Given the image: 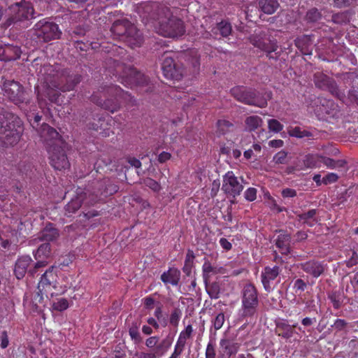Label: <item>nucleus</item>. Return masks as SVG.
I'll return each mask as SVG.
<instances>
[{
	"label": "nucleus",
	"mask_w": 358,
	"mask_h": 358,
	"mask_svg": "<svg viewBox=\"0 0 358 358\" xmlns=\"http://www.w3.org/2000/svg\"><path fill=\"white\" fill-rule=\"evenodd\" d=\"M43 85L36 87L38 99L41 108L45 104V98L50 102L57 104H61L58 90L66 92L72 90L76 84L80 83V79L78 76H65L64 74L52 75L48 74L44 77Z\"/></svg>",
	"instance_id": "nucleus-1"
},
{
	"label": "nucleus",
	"mask_w": 358,
	"mask_h": 358,
	"mask_svg": "<svg viewBox=\"0 0 358 358\" xmlns=\"http://www.w3.org/2000/svg\"><path fill=\"white\" fill-rule=\"evenodd\" d=\"M69 278H72V276H64L59 280L54 266L48 269L41 277L37 287L38 292L33 299L36 310H41L40 305L45 306L44 296L50 299L54 295L64 293L72 285L69 281Z\"/></svg>",
	"instance_id": "nucleus-2"
},
{
	"label": "nucleus",
	"mask_w": 358,
	"mask_h": 358,
	"mask_svg": "<svg viewBox=\"0 0 358 358\" xmlns=\"http://www.w3.org/2000/svg\"><path fill=\"white\" fill-rule=\"evenodd\" d=\"M40 135L46 143L51 165L58 170L68 168L69 162L64 150V142L58 132L49 125L44 124L40 130Z\"/></svg>",
	"instance_id": "nucleus-3"
},
{
	"label": "nucleus",
	"mask_w": 358,
	"mask_h": 358,
	"mask_svg": "<svg viewBox=\"0 0 358 358\" xmlns=\"http://www.w3.org/2000/svg\"><path fill=\"white\" fill-rule=\"evenodd\" d=\"M308 109L314 113L317 120L333 124L343 116V112L334 101L322 96L311 99Z\"/></svg>",
	"instance_id": "nucleus-4"
},
{
	"label": "nucleus",
	"mask_w": 358,
	"mask_h": 358,
	"mask_svg": "<svg viewBox=\"0 0 358 358\" xmlns=\"http://www.w3.org/2000/svg\"><path fill=\"white\" fill-rule=\"evenodd\" d=\"M111 31L118 36H125L127 43L132 48L140 46L143 38L141 33L128 21L122 20L115 22Z\"/></svg>",
	"instance_id": "nucleus-5"
},
{
	"label": "nucleus",
	"mask_w": 358,
	"mask_h": 358,
	"mask_svg": "<svg viewBox=\"0 0 358 358\" xmlns=\"http://www.w3.org/2000/svg\"><path fill=\"white\" fill-rule=\"evenodd\" d=\"M250 42L255 47L266 52L270 59H277L280 54L275 52L278 45L275 40H271L262 31H255V34L249 38Z\"/></svg>",
	"instance_id": "nucleus-6"
},
{
	"label": "nucleus",
	"mask_w": 358,
	"mask_h": 358,
	"mask_svg": "<svg viewBox=\"0 0 358 358\" xmlns=\"http://www.w3.org/2000/svg\"><path fill=\"white\" fill-rule=\"evenodd\" d=\"M169 15V13L166 15V21L162 20L159 22L157 32L164 37L175 38L182 36L185 33L183 22L175 17H168Z\"/></svg>",
	"instance_id": "nucleus-7"
},
{
	"label": "nucleus",
	"mask_w": 358,
	"mask_h": 358,
	"mask_svg": "<svg viewBox=\"0 0 358 358\" xmlns=\"http://www.w3.org/2000/svg\"><path fill=\"white\" fill-rule=\"evenodd\" d=\"M10 23L29 20L34 17L33 6L28 1H22L11 5L8 8Z\"/></svg>",
	"instance_id": "nucleus-8"
},
{
	"label": "nucleus",
	"mask_w": 358,
	"mask_h": 358,
	"mask_svg": "<svg viewBox=\"0 0 358 358\" xmlns=\"http://www.w3.org/2000/svg\"><path fill=\"white\" fill-rule=\"evenodd\" d=\"M34 27L37 37L45 42L57 39L61 35L58 25L45 20L38 22Z\"/></svg>",
	"instance_id": "nucleus-9"
},
{
	"label": "nucleus",
	"mask_w": 358,
	"mask_h": 358,
	"mask_svg": "<svg viewBox=\"0 0 358 358\" xmlns=\"http://www.w3.org/2000/svg\"><path fill=\"white\" fill-rule=\"evenodd\" d=\"M313 81L316 87L329 92L333 96L341 99L344 93L341 92L337 85L336 82L332 78L322 72H316L313 76Z\"/></svg>",
	"instance_id": "nucleus-10"
},
{
	"label": "nucleus",
	"mask_w": 358,
	"mask_h": 358,
	"mask_svg": "<svg viewBox=\"0 0 358 358\" xmlns=\"http://www.w3.org/2000/svg\"><path fill=\"white\" fill-rule=\"evenodd\" d=\"M108 92L114 97L108 99L103 102L102 106L106 110L113 113L119 107V104L124 103H133L132 97L127 92H124L121 88L117 86H111L109 87Z\"/></svg>",
	"instance_id": "nucleus-11"
},
{
	"label": "nucleus",
	"mask_w": 358,
	"mask_h": 358,
	"mask_svg": "<svg viewBox=\"0 0 358 358\" xmlns=\"http://www.w3.org/2000/svg\"><path fill=\"white\" fill-rule=\"evenodd\" d=\"M1 121L0 117V140L5 146H13L20 141L22 129L18 126L17 128L11 129L10 125Z\"/></svg>",
	"instance_id": "nucleus-12"
},
{
	"label": "nucleus",
	"mask_w": 358,
	"mask_h": 358,
	"mask_svg": "<svg viewBox=\"0 0 358 358\" xmlns=\"http://www.w3.org/2000/svg\"><path fill=\"white\" fill-rule=\"evenodd\" d=\"M120 79L122 84L130 87L148 83L147 78L132 67L125 68L122 74L120 76Z\"/></svg>",
	"instance_id": "nucleus-13"
},
{
	"label": "nucleus",
	"mask_w": 358,
	"mask_h": 358,
	"mask_svg": "<svg viewBox=\"0 0 358 358\" xmlns=\"http://www.w3.org/2000/svg\"><path fill=\"white\" fill-rule=\"evenodd\" d=\"M162 69L164 76L168 79L178 80L182 77L183 69L177 65L169 55H164Z\"/></svg>",
	"instance_id": "nucleus-14"
},
{
	"label": "nucleus",
	"mask_w": 358,
	"mask_h": 358,
	"mask_svg": "<svg viewBox=\"0 0 358 358\" xmlns=\"http://www.w3.org/2000/svg\"><path fill=\"white\" fill-rule=\"evenodd\" d=\"M306 273L314 278L321 276L325 271V265L323 262L315 259H310L308 261L301 262L298 265Z\"/></svg>",
	"instance_id": "nucleus-15"
},
{
	"label": "nucleus",
	"mask_w": 358,
	"mask_h": 358,
	"mask_svg": "<svg viewBox=\"0 0 358 358\" xmlns=\"http://www.w3.org/2000/svg\"><path fill=\"white\" fill-rule=\"evenodd\" d=\"M222 190L228 194L235 196L243 189V185L233 172H227L223 178Z\"/></svg>",
	"instance_id": "nucleus-16"
},
{
	"label": "nucleus",
	"mask_w": 358,
	"mask_h": 358,
	"mask_svg": "<svg viewBox=\"0 0 358 358\" xmlns=\"http://www.w3.org/2000/svg\"><path fill=\"white\" fill-rule=\"evenodd\" d=\"M271 92L265 90L248 92V105L259 108L266 107L267 106V101L271 98Z\"/></svg>",
	"instance_id": "nucleus-17"
},
{
	"label": "nucleus",
	"mask_w": 358,
	"mask_h": 358,
	"mask_svg": "<svg viewBox=\"0 0 358 358\" xmlns=\"http://www.w3.org/2000/svg\"><path fill=\"white\" fill-rule=\"evenodd\" d=\"M50 255V246L49 243H44L39 246L38 250L34 252V256L37 260L35 264L34 269L30 270L31 274L36 272V269L40 267L45 266L47 264L45 259Z\"/></svg>",
	"instance_id": "nucleus-18"
},
{
	"label": "nucleus",
	"mask_w": 358,
	"mask_h": 358,
	"mask_svg": "<svg viewBox=\"0 0 358 358\" xmlns=\"http://www.w3.org/2000/svg\"><path fill=\"white\" fill-rule=\"evenodd\" d=\"M280 271V267L278 266H274L273 267L266 266L264 268L261 274V278L262 285L266 291H271V281L274 280L278 276Z\"/></svg>",
	"instance_id": "nucleus-19"
},
{
	"label": "nucleus",
	"mask_w": 358,
	"mask_h": 358,
	"mask_svg": "<svg viewBox=\"0 0 358 358\" xmlns=\"http://www.w3.org/2000/svg\"><path fill=\"white\" fill-rule=\"evenodd\" d=\"M259 306L258 293L252 284H248V317L257 313Z\"/></svg>",
	"instance_id": "nucleus-20"
},
{
	"label": "nucleus",
	"mask_w": 358,
	"mask_h": 358,
	"mask_svg": "<svg viewBox=\"0 0 358 358\" xmlns=\"http://www.w3.org/2000/svg\"><path fill=\"white\" fill-rule=\"evenodd\" d=\"M3 89L6 96L14 101L20 100L23 94L22 86L13 80L4 83Z\"/></svg>",
	"instance_id": "nucleus-21"
},
{
	"label": "nucleus",
	"mask_w": 358,
	"mask_h": 358,
	"mask_svg": "<svg viewBox=\"0 0 358 358\" xmlns=\"http://www.w3.org/2000/svg\"><path fill=\"white\" fill-rule=\"evenodd\" d=\"M32 262V259L29 255H24L19 257L15 263V274L17 279H22L25 275L27 268Z\"/></svg>",
	"instance_id": "nucleus-22"
},
{
	"label": "nucleus",
	"mask_w": 358,
	"mask_h": 358,
	"mask_svg": "<svg viewBox=\"0 0 358 358\" xmlns=\"http://www.w3.org/2000/svg\"><path fill=\"white\" fill-rule=\"evenodd\" d=\"M21 50L17 46L7 45L5 48L0 46V60H13L20 57Z\"/></svg>",
	"instance_id": "nucleus-23"
},
{
	"label": "nucleus",
	"mask_w": 358,
	"mask_h": 358,
	"mask_svg": "<svg viewBox=\"0 0 358 358\" xmlns=\"http://www.w3.org/2000/svg\"><path fill=\"white\" fill-rule=\"evenodd\" d=\"M257 4L259 9L267 15L274 13L280 6L278 0H258Z\"/></svg>",
	"instance_id": "nucleus-24"
},
{
	"label": "nucleus",
	"mask_w": 358,
	"mask_h": 358,
	"mask_svg": "<svg viewBox=\"0 0 358 358\" xmlns=\"http://www.w3.org/2000/svg\"><path fill=\"white\" fill-rule=\"evenodd\" d=\"M180 278V272L175 268H170L166 272L163 273L161 276L162 280L165 284H171L172 285H178Z\"/></svg>",
	"instance_id": "nucleus-25"
},
{
	"label": "nucleus",
	"mask_w": 358,
	"mask_h": 358,
	"mask_svg": "<svg viewBox=\"0 0 358 358\" xmlns=\"http://www.w3.org/2000/svg\"><path fill=\"white\" fill-rule=\"evenodd\" d=\"M289 134L292 137H296L298 138L307 137L310 139H315L317 136V134L315 131V130L310 131L303 129L300 127H295L294 128L290 129L289 130Z\"/></svg>",
	"instance_id": "nucleus-26"
},
{
	"label": "nucleus",
	"mask_w": 358,
	"mask_h": 358,
	"mask_svg": "<svg viewBox=\"0 0 358 358\" xmlns=\"http://www.w3.org/2000/svg\"><path fill=\"white\" fill-rule=\"evenodd\" d=\"M291 236L289 234H280L278 235L275 245L282 254L287 255L289 253V243Z\"/></svg>",
	"instance_id": "nucleus-27"
},
{
	"label": "nucleus",
	"mask_w": 358,
	"mask_h": 358,
	"mask_svg": "<svg viewBox=\"0 0 358 358\" xmlns=\"http://www.w3.org/2000/svg\"><path fill=\"white\" fill-rule=\"evenodd\" d=\"M295 327L296 324L291 326L285 322H280L276 324L275 332L278 336L288 339L293 336V328Z\"/></svg>",
	"instance_id": "nucleus-28"
},
{
	"label": "nucleus",
	"mask_w": 358,
	"mask_h": 358,
	"mask_svg": "<svg viewBox=\"0 0 358 358\" xmlns=\"http://www.w3.org/2000/svg\"><path fill=\"white\" fill-rule=\"evenodd\" d=\"M327 296L334 309L338 310L341 308L345 299L344 293L342 291L333 290L329 292Z\"/></svg>",
	"instance_id": "nucleus-29"
},
{
	"label": "nucleus",
	"mask_w": 358,
	"mask_h": 358,
	"mask_svg": "<svg viewBox=\"0 0 358 358\" xmlns=\"http://www.w3.org/2000/svg\"><path fill=\"white\" fill-rule=\"evenodd\" d=\"M222 356L229 357L238 351V346L236 343H232L226 339H222L220 343Z\"/></svg>",
	"instance_id": "nucleus-30"
},
{
	"label": "nucleus",
	"mask_w": 358,
	"mask_h": 358,
	"mask_svg": "<svg viewBox=\"0 0 358 358\" xmlns=\"http://www.w3.org/2000/svg\"><path fill=\"white\" fill-rule=\"evenodd\" d=\"M294 44L303 54L307 55L309 51V47L312 44L311 36L309 35L299 36L294 40Z\"/></svg>",
	"instance_id": "nucleus-31"
},
{
	"label": "nucleus",
	"mask_w": 358,
	"mask_h": 358,
	"mask_svg": "<svg viewBox=\"0 0 358 358\" xmlns=\"http://www.w3.org/2000/svg\"><path fill=\"white\" fill-rule=\"evenodd\" d=\"M59 236L58 231L52 224L47 225L41 232L39 239L41 241H52Z\"/></svg>",
	"instance_id": "nucleus-32"
},
{
	"label": "nucleus",
	"mask_w": 358,
	"mask_h": 358,
	"mask_svg": "<svg viewBox=\"0 0 358 358\" xmlns=\"http://www.w3.org/2000/svg\"><path fill=\"white\" fill-rule=\"evenodd\" d=\"M304 165L307 168H319L322 164V155L318 154H308L304 159Z\"/></svg>",
	"instance_id": "nucleus-33"
},
{
	"label": "nucleus",
	"mask_w": 358,
	"mask_h": 358,
	"mask_svg": "<svg viewBox=\"0 0 358 358\" xmlns=\"http://www.w3.org/2000/svg\"><path fill=\"white\" fill-rule=\"evenodd\" d=\"M192 332L193 328L192 325H187L185 329L180 333L176 345L185 348L186 342L191 337Z\"/></svg>",
	"instance_id": "nucleus-34"
},
{
	"label": "nucleus",
	"mask_w": 358,
	"mask_h": 358,
	"mask_svg": "<svg viewBox=\"0 0 358 358\" xmlns=\"http://www.w3.org/2000/svg\"><path fill=\"white\" fill-rule=\"evenodd\" d=\"M246 89L244 86H236L231 89L232 96L238 101L242 103L246 102Z\"/></svg>",
	"instance_id": "nucleus-35"
},
{
	"label": "nucleus",
	"mask_w": 358,
	"mask_h": 358,
	"mask_svg": "<svg viewBox=\"0 0 358 358\" xmlns=\"http://www.w3.org/2000/svg\"><path fill=\"white\" fill-rule=\"evenodd\" d=\"M322 14L316 8H312L308 10L306 15V20L308 22H317L321 20Z\"/></svg>",
	"instance_id": "nucleus-36"
},
{
	"label": "nucleus",
	"mask_w": 358,
	"mask_h": 358,
	"mask_svg": "<svg viewBox=\"0 0 358 358\" xmlns=\"http://www.w3.org/2000/svg\"><path fill=\"white\" fill-rule=\"evenodd\" d=\"M262 157V147L259 145V142L254 143L252 149L248 150V159L253 158L255 160H257L258 158Z\"/></svg>",
	"instance_id": "nucleus-37"
},
{
	"label": "nucleus",
	"mask_w": 358,
	"mask_h": 358,
	"mask_svg": "<svg viewBox=\"0 0 358 358\" xmlns=\"http://www.w3.org/2000/svg\"><path fill=\"white\" fill-rule=\"evenodd\" d=\"M262 120L257 115L248 117V129L255 130L262 126Z\"/></svg>",
	"instance_id": "nucleus-38"
},
{
	"label": "nucleus",
	"mask_w": 358,
	"mask_h": 358,
	"mask_svg": "<svg viewBox=\"0 0 358 358\" xmlns=\"http://www.w3.org/2000/svg\"><path fill=\"white\" fill-rule=\"evenodd\" d=\"M52 306L55 310L63 311L69 308V303L66 299L60 298L58 299L56 301H54Z\"/></svg>",
	"instance_id": "nucleus-39"
},
{
	"label": "nucleus",
	"mask_w": 358,
	"mask_h": 358,
	"mask_svg": "<svg viewBox=\"0 0 358 358\" xmlns=\"http://www.w3.org/2000/svg\"><path fill=\"white\" fill-rule=\"evenodd\" d=\"M172 342L169 338L164 339L157 347V351L163 356L171 346Z\"/></svg>",
	"instance_id": "nucleus-40"
},
{
	"label": "nucleus",
	"mask_w": 358,
	"mask_h": 358,
	"mask_svg": "<svg viewBox=\"0 0 358 358\" xmlns=\"http://www.w3.org/2000/svg\"><path fill=\"white\" fill-rule=\"evenodd\" d=\"M268 127L270 131L278 133L283 129V125L275 119H271L268 121Z\"/></svg>",
	"instance_id": "nucleus-41"
},
{
	"label": "nucleus",
	"mask_w": 358,
	"mask_h": 358,
	"mask_svg": "<svg viewBox=\"0 0 358 358\" xmlns=\"http://www.w3.org/2000/svg\"><path fill=\"white\" fill-rule=\"evenodd\" d=\"M317 213V210L316 209H311L306 213L299 214L297 215V217L299 221H306L308 220L317 219L315 217Z\"/></svg>",
	"instance_id": "nucleus-42"
},
{
	"label": "nucleus",
	"mask_w": 358,
	"mask_h": 358,
	"mask_svg": "<svg viewBox=\"0 0 358 358\" xmlns=\"http://www.w3.org/2000/svg\"><path fill=\"white\" fill-rule=\"evenodd\" d=\"M331 22L335 24H342L343 23H346L347 15L344 13H338L331 15Z\"/></svg>",
	"instance_id": "nucleus-43"
},
{
	"label": "nucleus",
	"mask_w": 358,
	"mask_h": 358,
	"mask_svg": "<svg viewBox=\"0 0 358 358\" xmlns=\"http://www.w3.org/2000/svg\"><path fill=\"white\" fill-rule=\"evenodd\" d=\"M293 288L296 293H301L307 288V283L303 279L298 278L294 281Z\"/></svg>",
	"instance_id": "nucleus-44"
},
{
	"label": "nucleus",
	"mask_w": 358,
	"mask_h": 358,
	"mask_svg": "<svg viewBox=\"0 0 358 358\" xmlns=\"http://www.w3.org/2000/svg\"><path fill=\"white\" fill-rule=\"evenodd\" d=\"M338 178L339 177L336 173H329L322 178V182L323 184L327 185L337 182Z\"/></svg>",
	"instance_id": "nucleus-45"
},
{
	"label": "nucleus",
	"mask_w": 358,
	"mask_h": 358,
	"mask_svg": "<svg viewBox=\"0 0 358 358\" xmlns=\"http://www.w3.org/2000/svg\"><path fill=\"white\" fill-rule=\"evenodd\" d=\"M224 315L223 313H219L213 320V324L215 330H218L222 328L224 322Z\"/></svg>",
	"instance_id": "nucleus-46"
},
{
	"label": "nucleus",
	"mask_w": 358,
	"mask_h": 358,
	"mask_svg": "<svg viewBox=\"0 0 358 358\" xmlns=\"http://www.w3.org/2000/svg\"><path fill=\"white\" fill-rule=\"evenodd\" d=\"M287 155V153L285 151L281 150L274 155L273 161L275 162V164H285L286 162Z\"/></svg>",
	"instance_id": "nucleus-47"
},
{
	"label": "nucleus",
	"mask_w": 358,
	"mask_h": 358,
	"mask_svg": "<svg viewBox=\"0 0 358 358\" xmlns=\"http://www.w3.org/2000/svg\"><path fill=\"white\" fill-rule=\"evenodd\" d=\"M217 27L223 36H227L231 33V26L227 22H222L217 25Z\"/></svg>",
	"instance_id": "nucleus-48"
},
{
	"label": "nucleus",
	"mask_w": 358,
	"mask_h": 358,
	"mask_svg": "<svg viewBox=\"0 0 358 358\" xmlns=\"http://www.w3.org/2000/svg\"><path fill=\"white\" fill-rule=\"evenodd\" d=\"M80 207V202L78 199L72 200L66 205V210L69 213H74Z\"/></svg>",
	"instance_id": "nucleus-49"
},
{
	"label": "nucleus",
	"mask_w": 358,
	"mask_h": 358,
	"mask_svg": "<svg viewBox=\"0 0 358 358\" xmlns=\"http://www.w3.org/2000/svg\"><path fill=\"white\" fill-rule=\"evenodd\" d=\"M136 355H138V358H159L162 357L157 349L155 352H141L139 355L136 353Z\"/></svg>",
	"instance_id": "nucleus-50"
},
{
	"label": "nucleus",
	"mask_w": 358,
	"mask_h": 358,
	"mask_svg": "<svg viewBox=\"0 0 358 358\" xmlns=\"http://www.w3.org/2000/svg\"><path fill=\"white\" fill-rule=\"evenodd\" d=\"M348 322L343 319H336L334 323L333 327L337 331H343L348 326Z\"/></svg>",
	"instance_id": "nucleus-51"
},
{
	"label": "nucleus",
	"mask_w": 358,
	"mask_h": 358,
	"mask_svg": "<svg viewBox=\"0 0 358 358\" xmlns=\"http://www.w3.org/2000/svg\"><path fill=\"white\" fill-rule=\"evenodd\" d=\"M9 340L8 336L6 331H3L0 334V346L1 348L5 349L8 346Z\"/></svg>",
	"instance_id": "nucleus-52"
},
{
	"label": "nucleus",
	"mask_w": 358,
	"mask_h": 358,
	"mask_svg": "<svg viewBox=\"0 0 358 358\" xmlns=\"http://www.w3.org/2000/svg\"><path fill=\"white\" fill-rule=\"evenodd\" d=\"M358 264V255L356 252L352 251L350 258L346 261V266L348 268L352 267Z\"/></svg>",
	"instance_id": "nucleus-53"
},
{
	"label": "nucleus",
	"mask_w": 358,
	"mask_h": 358,
	"mask_svg": "<svg viewBox=\"0 0 358 358\" xmlns=\"http://www.w3.org/2000/svg\"><path fill=\"white\" fill-rule=\"evenodd\" d=\"M322 164L325 165L328 169H335V159L322 155Z\"/></svg>",
	"instance_id": "nucleus-54"
},
{
	"label": "nucleus",
	"mask_w": 358,
	"mask_h": 358,
	"mask_svg": "<svg viewBox=\"0 0 358 358\" xmlns=\"http://www.w3.org/2000/svg\"><path fill=\"white\" fill-rule=\"evenodd\" d=\"M282 196L284 198H292L296 196V191L291 188H285L282 191Z\"/></svg>",
	"instance_id": "nucleus-55"
},
{
	"label": "nucleus",
	"mask_w": 358,
	"mask_h": 358,
	"mask_svg": "<svg viewBox=\"0 0 358 358\" xmlns=\"http://www.w3.org/2000/svg\"><path fill=\"white\" fill-rule=\"evenodd\" d=\"M203 271L205 277H209L212 273H214V268L208 262H205L203 265Z\"/></svg>",
	"instance_id": "nucleus-56"
},
{
	"label": "nucleus",
	"mask_w": 358,
	"mask_h": 358,
	"mask_svg": "<svg viewBox=\"0 0 358 358\" xmlns=\"http://www.w3.org/2000/svg\"><path fill=\"white\" fill-rule=\"evenodd\" d=\"M353 275L350 277V283L353 287L358 288V267L353 272Z\"/></svg>",
	"instance_id": "nucleus-57"
},
{
	"label": "nucleus",
	"mask_w": 358,
	"mask_h": 358,
	"mask_svg": "<svg viewBox=\"0 0 358 358\" xmlns=\"http://www.w3.org/2000/svg\"><path fill=\"white\" fill-rule=\"evenodd\" d=\"M158 341H159V338L157 336H151V337L148 338V339H146L145 345L149 348H152L157 345Z\"/></svg>",
	"instance_id": "nucleus-58"
},
{
	"label": "nucleus",
	"mask_w": 358,
	"mask_h": 358,
	"mask_svg": "<svg viewBox=\"0 0 358 358\" xmlns=\"http://www.w3.org/2000/svg\"><path fill=\"white\" fill-rule=\"evenodd\" d=\"M143 303L145 308L150 310L155 306V300L150 296L145 297L143 299Z\"/></svg>",
	"instance_id": "nucleus-59"
},
{
	"label": "nucleus",
	"mask_w": 358,
	"mask_h": 358,
	"mask_svg": "<svg viewBox=\"0 0 358 358\" xmlns=\"http://www.w3.org/2000/svg\"><path fill=\"white\" fill-rule=\"evenodd\" d=\"M215 356L214 347L212 344L208 343L206 350V358H215Z\"/></svg>",
	"instance_id": "nucleus-60"
},
{
	"label": "nucleus",
	"mask_w": 358,
	"mask_h": 358,
	"mask_svg": "<svg viewBox=\"0 0 358 358\" xmlns=\"http://www.w3.org/2000/svg\"><path fill=\"white\" fill-rule=\"evenodd\" d=\"M316 322H317V320L315 317L312 318V317H304L301 320V324L304 327H310V326L313 325Z\"/></svg>",
	"instance_id": "nucleus-61"
},
{
	"label": "nucleus",
	"mask_w": 358,
	"mask_h": 358,
	"mask_svg": "<svg viewBox=\"0 0 358 358\" xmlns=\"http://www.w3.org/2000/svg\"><path fill=\"white\" fill-rule=\"evenodd\" d=\"M257 198V189L253 187L248 188V201H253Z\"/></svg>",
	"instance_id": "nucleus-62"
},
{
	"label": "nucleus",
	"mask_w": 358,
	"mask_h": 358,
	"mask_svg": "<svg viewBox=\"0 0 358 358\" xmlns=\"http://www.w3.org/2000/svg\"><path fill=\"white\" fill-rule=\"evenodd\" d=\"M283 145H284V142L281 139L271 140L268 142V145L271 148H279L282 147Z\"/></svg>",
	"instance_id": "nucleus-63"
},
{
	"label": "nucleus",
	"mask_w": 358,
	"mask_h": 358,
	"mask_svg": "<svg viewBox=\"0 0 358 358\" xmlns=\"http://www.w3.org/2000/svg\"><path fill=\"white\" fill-rule=\"evenodd\" d=\"M183 350L184 348L176 345L173 353L169 358H179L180 355H181Z\"/></svg>",
	"instance_id": "nucleus-64"
}]
</instances>
